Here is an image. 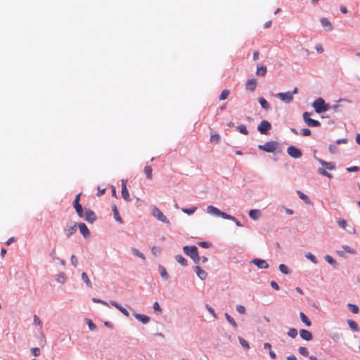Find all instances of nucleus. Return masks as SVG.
<instances>
[{
    "label": "nucleus",
    "instance_id": "1",
    "mask_svg": "<svg viewBox=\"0 0 360 360\" xmlns=\"http://www.w3.org/2000/svg\"><path fill=\"white\" fill-rule=\"evenodd\" d=\"M183 250L186 255L189 256L195 264L200 262V258L198 255V248L195 246H184Z\"/></svg>",
    "mask_w": 360,
    "mask_h": 360
},
{
    "label": "nucleus",
    "instance_id": "2",
    "mask_svg": "<svg viewBox=\"0 0 360 360\" xmlns=\"http://www.w3.org/2000/svg\"><path fill=\"white\" fill-rule=\"evenodd\" d=\"M315 111L317 113L326 112L330 108L329 104H326L324 100L321 98L316 99L312 104Z\"/></svg>",
    "mask_w": 360,
    "mask_h": 360
},
{
    "label": "nucleus",
    "instance_id": "3",
    "mask_svg": "<svg viewBox=\"0 0 360 360\" xmlns=\"http://www.w3.org/2000/svg\"><path fill=\"white\" fill-rule=\"evenodd\" d=\"M278 146V143L276 141H269L264 145L258 146L260 150H264L268 153H273L276 150Z\"/></svg>",
    "mask_w": 360,
    "mask_h": 360
},
{
    "label": "nucleus",
    "instance_id": "4",
    "mask_svg": "<svg viewBox=\"0 0 360 360\" xmlns=\"http://www.w3.org/2000/svg\"><path fill=\"white\" fill-rule=\"evenodd\" d=\"M207 212L210 213V214H214V215H217V216H220L222 218L224 219H231L230 217V215L225 213V212H221L220 210H219L218 208L212 206V205H209L207 208Z\"/></svg>",
    "mask_w": 360,
    "mask_h": 360
},
{
    "label": "nucleus",
    "instance_id": "5",
    "mask_svg": "<svg viewBox=\"0 0 360 360\" xmlns=\"http://www.w3.org/2000/svg\"><path fill=\"white\" fill-rule=\"evenodd\" d=\"M271 128V123L267 120H262L259 124L257 127V130L262 134H268L269 130Z\"/></svg>",
    "mask_w": 360,
    "mask_h": 360
},
{
    "label": "nucleus",
    "instance_id": "6",
    "mask_svg": "<svg viewBox=\"0 0 360 360\" xmlns=\"http://www.w3.org/2000/svg\"><path fill=\"white\" fill-rule=\"evenodd\" d=\"M152 214L153 217H155L158 220L166 224H169V221L167 220V217L157 207H153L152 208Z\"/></svg>",
    "mask_w": 360,
    "mask_h": 360
},
{
    "label": "nucleus",
    "instance_id": "7",
    "mask_svg": "<svg viewBox=\"0 0 360 360\" xmlns=\"http://www.w3.org/2000/svg\"><path fill=\"white\" fill-rule=\"evenodd\" d=\"M303 120L309 127H319L321 123L318 120L310 118V113L305 112L303 114Z\"/></svg>",
    "mask_w": 360,
    "mask_h": 360
},
{
    "label": "nucleus",
    "instance_id": "8",
    "mask_svg": "<svg viewBox=\"0 0 360 360\" xmlns=\"http://www.w3.org/2000/svg\"><path fill=\"white\" fill-rule=\"evenodd\" d=\"M77 231V224L75 222L70 221L66 224L64 229V232L68 238H70Z\"/></svg>",
    "mask_w": 360,
    "mask_h": 360
},
{
    "label": "nucleus",
    "instance_id": "9",
    "mask_svg": "<svg viewBox=\"0 0 360 360\" xmlns=\"http://www.w3.org/2000/svg\"><path fill=\"white\" fill-rule=\"evenodd\" d=\"M275 97L281 99L286 103H289L293 100L292 93L290 91L285 93H278L275 94Z\"/></svg>",
    "mask_w": 360,
    "mask_h": 360
},
{
    "label": "nucleus",
    "instance_id": "10",
    "mask_svg": "<svg viewBox=\"0 0 360 360\" xmlns=\"http://www.w3.org/2000/svg\"><path fill=\"white\" fill-rule=\"evenodd\" d=\"M288 154L293 158H299L302 156V152L295 146H290L287 149Z\"/></svg>",
    "mask_w": 360,
    "mask_h": 360
},
{
    "label": "nucleus",
    "instance_id": "11",
    "mask_svg": "<svg viewBox=\"0 0 360 360\" xmlns=\"http://www.w3.org/2000/svg\"><path fill=\"white\" fill-rule=\"evenodd\" d=\"M84 217L85 220L89 223H93L96 219L95 213L90 210H86L85 213L84 214Z\"/></svg>",
    "mask_w": 360,
    "mask_h": 360
},
{
    "label": "nucleus",
    "instance_id": "12",
    "mask_svg": "<svg viewBox=\"0 0 360 360\" xmlns=\"http://www.w3.org/2000/svg\"><path fill=\"white\" fill-rule=\"evenodd\" d=\"M251 262L255 264L259 269H267L269 268L268 263L262 259H254L251 261Z\"/></svg>",
    "mask_w": 360,
    "mask_h": 360
},
{
    "label": "nucleus",
    "instance_id": "13",
    "mask_svg": "<svg viewBox=\"0 0 360 360\" xmlns=\"http://www.w3.org/2000/svg\"><path fill=\"white\" fill-rule=\"evenodd\" d=\"M78 228L84 238H89L90 236V231L85 224L79 223L78 224Z\"/></svg>",
    "mask_w": 360,
    "mask_h": 360
},
{
    "label": "nucleus",
    "instance_id": "14",
    "mask_svg": "<svg viewBox=\"0 0 360 360\" xmlns=\"http://www.w3.org/2000/svg\"><path fill=\"white\" fill-rule=\"evenodd\" d=\"M122 196L126 201H130V195L126 183L123 180L122 181Z\"/></svg>",
    "mask_w": 360,
    "mask_h": 360
},
{
    "label": "nucleus",
    "instance_id": "15",
    "mask_svg": "<svg viewBox=\"0 0 360 360\" xmlns=\"http://www.w3.org/2000/svg\"><path fill=\"white\" fill-rule=\"evenodd\" d=\"M300 337L304 340L309 341V340H312L311 333L305 329H301L300 330Z\"/></svg>",
    "mask_w": 360,
    "mask_h": 360
},
{
    "label": "nucleus",
    "instance_id": "16",
    "mask_svg": "<svg viewBox=\"0 0 360 360\" xmlns=\"http://www.w3.org/2000/svg\"><path fill=\"white\" fill-rule=\"evenodd\" d=\"M320 21L322 26L325 28L326 30L330 31L333 30V25L328 18H323L321 19Z\"/></svg>",
    "mask_w": 360,
    "mask_h": 360
},
{
    "label": "nucleus",
    "instance_id": "17",
    "mask_svg": "<svg viewBox=\"0 0 360 360\" xmlns=\"http://www.w3.org/2000/svg\"><path fill=\"white\" fill-rule=\"evenodd\" d=\"M246 89L254 91L257 86V80L255 79H248L246 82Z\"/></svg>",
    "mask_w": 360,
    "mask_h": 360
},
{
    "label": "nucleus",
    "instance_id": "18",
    "mask_svg": "<svg viewBox=\"0 0 360 360\" xmlns=\"http://www.w3.org/2000/svg\"><path fill=\"white\" fill-rule=\"evenodd\" d=\"M195 272L202 280H204L207 276V274L198 266L195 267Z\"/></svg>",
    "mask_w": 360,
    "mask_h": 360
},
{
    "label": "nucleus",
    "instance_id": "19",
    "mask_svg": "<svg viewBox=\"0 0 360 360\" xmlns=\"http://www.w3.org/2000/svg\"><path fill=\"white\" fill-rule=\"evenodd\" d=\"M317 160L321 165H323V167H325L326 169H328L329 170H333L335 167V165L333 162H328L321 159H317Z\"/></svg>",
    "mask_w": 360,
    "mask_h": 360
},
{
    "label": "nucleus",
    "instance_id": "20",
    "mask_svg": "<svg viewBox=\"0 0 360 360\" xmlns=\"http://www.w3.org/2000/svg\"><path fill=\"white\" fill-rule=\"evenodd\" d=\"M134 316L143 323H148L150 321L149 317L144 314H135Z\"/></svg>",
    "mask_w": 360,
    "mask_h": 360
},
{
    "label": "nucleus",
    "instance_id": "21",
    "mask_svg": "<svg viewBox=\"0 0 360 360\" xmlns=\"http://www.w3.org/2000/svg\"><path fill=\"white\" fill-rule=\"evenodd\" d=\"M250 217L253 220H257L260 216V211L258 210H251L249 212Z\"/></svg>",
    "mask_w": 360,
    "mask_h": 360
},
{
    "label": "nucleus",
    "instance_id": "22",
    "mask_svg": "<svg viewBox=\"0 0 360 360\" xmlns=\"http://www.w3.org/2000/svg\"><path fill=\"white\" fill-rule=\"evenodd\" d=\"M112 212H113L115 220L117 221H118L119 223H122V219L119 214V212H118V210H117V207L116 205H114L112 207Z\"/></svg>",
    "mask_w": 360,
    "mask_h": 360
},
{
    "label": "nucleus",
    "instance_id": "23",
    "mask_svg": "<svg viewBox=\"0 0 360 360\" xmlns=\"http://www.w3.org/2000/svg\"><path fill=\"white\" fill-rule=\"evenodd\" d=\"M258 101H259V103L261 105L262 108H264L266 110H269V103L267 102V101L264 98L259 97L258 98Z\"/></svg>",
    "mask_w": 360,
    "mask_h": 360
},
{
    "label": "nucleus",
    "instance_id": "24",
    "mask_svg": "<svg viewBox=\"0 0 360 360\" xmlns=\"http://www.w3.org/2000/svg\"><path fill=\"white\" fill-rule=\"evenodd\" d=\"M300 319L301 321L307 326H310L311 325V321H309V319H308V317L303 313V312H300Z\"/></svg>",
    "mask_w": 360,
    "mask_h": 360
},
{
    "label": "nucleus",
    "instance_id": "25",
    "mask_svg": "<svg viewBox=\"0 0 360 360\" xmlns=\"http://www.w3.org/2000/svg\"><path fill=\"white\" fill-rule=\"evenodd\" d=\"M266 73V67L264 65L257 66L256 74L259 76H264Z\"/></svg>",
    "mask_w": 360,
    "mask_h": 360
},
{
    "label": "nucleus",
    "instance_id": "26",
    "mask_svg": "<svg viewBox=\"0 0 360 360\" xmlns=\"http://www.w3.org/2000/svg\"><path fill=\"white\" fill-rule=\"evenodd\" d=\"M73 205H74V207H75V209L76 210V212L78 214V216L79 217H84V212H83V209H82V205L79 203V204Z\"/></svg>",
    "mask_w": 360,
    "mask_h": 360
},
{
    "label": "nucleus",
    "instance_id": "27",
    "mask_svg": "<svg viewBox=\"0 0 360 360\" xmlns=\"http://www.w3.org/2000/svg\"><path fill=\"white\" fill-rule=\"evenodd\" d=\"M159 271L160 274V276L162 278L167 280L169 278V275L165 269V268L161 265L159 266Z\"/></svg>",
    "mask_w": 360,
    "mask_h": 360
},
{
    "label": "nucleus",
    "instance_id": "28",
    "mask_svg": "<svg viewBox=\"0 0 360 360\" xmlns=\"http://www.w3.org/2000/svg\"><path fill=\"white\" fill-rule=\"evenodd\" d=\"M176 261L181 264L182 266H186L187 265V261L186 259L181 255H177L175 257Z\"/></svg>",
    "mask_w": 360,
    "mask_h": 360
},
{
    "label": "nucleus",
    "instance_id": "29",
    "mask_svg": "<svg viewBox=\"0 0 360 360\" xmlns=\"http://www.w3.org/2000/svg\"><path fill=\"white\" fill-rule=\"evenodd\" d=\"M144 173L149 180L153 179L152 168L150 166H146L144 167Z\"/></svg>",
    "mask_w": 360,
    "mask_h": 360
},
{
    "label": "nucleus",
    "instance_id": "30",
    "mask_svg": "<svg viewBox=\"0 0 360 360\" xmlns=\"http://www.w3.org/2000/svg\"><path fill=\"white\" fill-rule=\"evenodd\" d=\"M347 323L350 328L354 331H359V328L358 324L353 320H348Z\"/></svg>",
    "mask_w": 360,
    "mask_h": 360
},
{
    "label": "nucleus",
    "instance_id": "31",
    "mask_svg": "<svg viewBox=\"0 0 360 360\" xmlns=\"http://www.w3.org/2000/svg\"><path fill=\"white\" fill-rule=\"evenodd\" d=\"M225 317L226 319V320L228 321V322L235 328H237L238 327V325L236 323V322L235 321V320L229 315L227 313L225 314Z\"/></svg>",
    "mask_w": 360,
    "mask_h": 360
},
{
    "label": "nucleus",
    "instance_id": "32",
    "mask_svg": "<svg viewBox=\"0 0 360 360\" xmlns=\"http://www.w3.org/2000/svg\"><path fill=\"white\" fill-rule=\"evenodd\" d=\"M82 278L88 287H89V288L92 287V283H91V281L89 280L86 273L83 272L82 274Z\"/></svg>",
    "mask_w": 360,
    "mask_h": 360
},
{
    "label": "nucleus",
    "instance_id": "33",
    "mask_svg": "<svg viewBox=\"0 0 360 360\" xmlns=\"http://www.w3.org/2000/svg\"><path fill=\"white\" fill-rule=\"evenodd\" d=\"M297 195H299V197H300L302 200H303L304 201H305V202H307V203H309V202H310L309 198V197H308L307 195L304 194V193H303L302 192H301L300 191H297Z\"/></svg>",
    "mask_w": 360,
    "mask_h": 360
},
{
    "label": "nucleus",
    "instance_id": "34",
    "mask_svg": "<svg viewBox=\"0 0 360 360\" xmlns=\"http://www.w3.org/2000/svg\"><path fill=\"white\" fill-rule=\"evenodd\" d=\"M236 129L241 133L245 135H247L248 134V131L246 128V126L244 124L238 125Z\"/></svg>",
    "mask_w": 360,
    "mask_h": 360
},
{
    "label": "nucleus",
    "instance_id": "35",
    "mask_svg": "<svg viewBox=\"0 0 360 360\" xmlns=\"http://www.w3.org/2000/svg\"><path fill=\"white\" fill-rule=\"evenodd\" d=\"M347 307L353 314H358L359 311V307L353 304H348Z\"/></svg>",
    "mask_w": 360,
    "mask_h": 360
},
{
    "label": "nucleus",
    "instance_id": "36",
    "mask_svg": "<svg viewBox=\"0 0 360 360\" xmlns=\"http://www.w3.org/2000/svg\"><path fill=\"white\" fill-rule=\"evenodd\" d=\"M230 94V91L228 89H224L221 91L219 99L220 100H224L228 98L229 95Z\"/></svg>",
    "mask_w": 360,
    "mask_h": 360
},
{
    "label": "nucleus",
    "instance_id": "37",
    "mask_svg": "<svg viewBox=\"0 0 360 360\" xmlns=\"http://www.w3.org/2000/svg\"><path fill=\"white\" fill-rule=\"evenodd\" d=\"M238 340H239L241 346L243 348L247 349L250 348L248 342L245 339H243V338L238 337Z\"/></svg>",
    "mask_w": 360,
    "mask_h": 360
},
{
    "label": "nucleus",
    "instance_id": "38",
    "mask_svg": "<svg viewBox=\"0 0 360 360\" xmlns=\"http://www.w3.org/2000/svg\"><path fill=\"white\" fill-rule=\"evenodd\" d=\"M305 257L309 259L311 262H313L314 264H316L317 263V259L315 257L314 255H313L310 252H307L305 254Z\"/></svg>",
    "mask_w": 360,
    "mask_h": 360
},
{
    "label": "nucleus",
    "instance_id": "39",
    "mask_svg": "<svg viewBox=\"0 0 360 360\" xmlns=\"http://www.w3.org/2000/svg\"><path fill=\"white\" fill-rule=\"evenodd\" d=\"M300 354L302 356H307L309 354L307 348L304 347H300L298 349Z\"/></svg>",
    "mask_w": 360,
    "mask_h": 360
},
{
    "label": "nucleus",
    "instance_id": "40",
    "mask_svg": "<svg viewBox=\"0 0 360 360\" xmlns=\"http://www.w3.org/2000/svg\"><path fill=\"white\" fill-rule=\"evenodd\" d=\"M288 335L290 338H295L297 335V330L295 328H290L288 332Z\"/></svg>",
    "mask_w": 360,
    "mask_h": 360
},
{
    "label": "nucleus",
    "instance_id": "41",
    "mask_svg": "<svg viewBox=\"0 0 360 360\" xmlns=\"http://www.w3.org/2000/svg\"><path fill=\"white\" fill-rule=\"evenodd\" d=\"M279 270L284 274H289V270H288V268L287 267V266H285V264H280L279 265Z\"/></svg>",
    "mask_w": 360,
    "mask_h": 360
},
{
    "label": "nucleus",
    "instance_id": "42",
    "mask_svg": "<svg viewBox=\"0 0 360 360\" xmlns=\"http://www.w3.org/2000/svg\"><path fill=\"white\" fill-rule=\"evenodd\" d=\"M324 258H325L326 261L328 263H329L330 264H331V265H335V264H336V262L333 259V258L331 256H330V255H326V256L324 257Z\"/></svg>",
    "mask_w": 360,
    "mask_h": 360
},
{
    "label": "nucleus",
    "instance_id": "43",
    "mask_svg": "<svg viewBox=\"0 0 360 360\" xmlns=\"http://www.w3.org/2000/svg\"><path fill=\"white\" fill-rule=\"evenodd\" d=\"M236 310L240 314H245L246 313L245 307L243 305H237Z\"/></svg>",
    "mask_w": 360,
    "mask_h": 360
},
{
    "label": "nucleus",
    "instance_id": "44",
    "mask_svg": "<svg viewBox=\"0 0 360 360\" xmlns=\"http://www.w3.org/2000/svg\"><path fill=\"white\" fill-rule=\"evenodd\" d=\"M318 172H319V174H322L323 176H327L328 178H331L332 177V176L327 171H326L324 169L319 168L318 169Z\"/></svg>",
    "mask_w": 360,
    "mask_h": 360
},
{
    "label": "nucleus",
    "instance_id": "45",
    "mask_svg": "<svg viewBox=\"0 0 360 360\" xmlns=\"http://www.w3.org/2000/svg\"><path fill=\"white\" fill-rule=\"evenodd\" d=\"M195 210H196V207H191V208H189V209H187V208H183L182 209V211L184 213H186V214H191L194 213Z\"/></svg>",
    "mask_w": 360,
    "mask_h": 360
},
{
    "label": "nucleus",
    "instance_id": "46",
    "mask_svg": "<svg viewBox=\"0 0 360 360\" xmlns=\"http://www.w3.org/2000/svg\"><path fill=\"white\" fill-rule=\"evenodd\" d=\"M220 139V136L218 134H212L210 137L211 142H218Z\"/></svg>",
    "mask_w": 360,
    "mask_h": 360
},
{
    "label": "nucleus",
    "instance_id": "47",
    "mask_svg": "<svg viewBox=\"0 0 360 360\" xmlns=\"http://www.w3.org/2000/svg\"><path fill=\"white\" fill-rule=\"evenodd\" d=\"M132 251L135 255L138 256L139 257H140L143 259H145V256L143 255V254L140 252L138 250L134 248V249H132Z\"/></svg>",
    "mask_w": 360,
    "mask_h": 360
},
{
    "label": "nucleus",
    "instance_id": "48",
    "mask_svg": "<svg viewBox=\"0 0 360 360\" xmlns=\"http://www.w3.org/2000/svg\"><path fill=\"white\" fill-rule=\"evenodd\" d=\"M71 264L75 266L76 267L77 266V264H78V260H77V258L75 255H72L71 256Z\"/></svg>",
    "mask_w": 360,
    "mask_h": 360
},
{
    "label": "nucleus",
    "instance_id": "49",
    "mask_svg": "<svg viewBox=\"0 0 360 360\" xmlns=\"http://www.w3.org/2000/svg\"><path fill=\"white\" fill-rule=\"evenodd\" d=\"M198 245L204 248H209L211 246V244L208 242L202 241L198 243Z\"/></svg>",
    "mask_w": 360,
    "mask_h": 360
},
{
    "label": "nucleus",
    "instance_id": "50",
    "mask_svg": "<svg viewBox=\"0 0 360 360\" xmlns=\"http://www.w3.org/2000/svg\"><path fill=\"white\" fill-rule=\"evenodd\" d=\"M34 324L40 327L41 326V321L37 315L34 316Z\"/></svg>",
    "mask_w": 360,
    "mask_h": 360
},
{
    "label": "nucleus",
    "instance_id": "51",
    "mask_svg": "<svg viewBox=\"0 0 360 360\" xmlns=\"http://www.w3.org/2000/svg\"><path fill=\"white\" fill-rule=\"evenodd\" d=\"M338 224L342 229H345L346 225H347L346 221L345 219H339L338 221Z\"/></svg>",
    "mask_w": 360,
    "mask_h": 360
},
{
    "label": "nucleus",
    "instance_id": "52",
    "mask_svg": "<svg viewBox=\"0 0 360 360\" xmlns=\"http://www.w3.org/2000/svg\"><path fill=\"white\" fill-rule=\"evenodd\" d=\"M32 353L34 356H38L40 355V349L38 347H34L32 349Z\"/></svg>",
    "mask_w": 360,
    "mask_h": 360
},
{
    "label": "nucleus",
    "instance_id": "53",
    "mask_svg": "<svg viewBox=\"0 0 360 360\" xmlns=\"http://www.w3.org/2000/svg\"><path fill=\"white\" fill-rule=\"evenodd\" d=\"M87 324H88V326H89V329H90V330H95V329H96V325H95V324L92 322V321H91V320H90V319H88V320H87Z\"/></svg>",
    "mask_w": 360,
    "mask_h": 360
},
{
    "label": "nucleus",
    "instance_id": "54",
    "mask_svg": "<svg viewBox=\"0 0 360 360\" xmlns=\"http://www.w3.org/2000/svg\"><path fill=\"white\" fill-rule=\"evenodd\" d=\"M301 134H302V135H303L304 136H307L311 134V131H310V129L305 128V129H302Z\"/></svg>",
    "mask_w": 360,
    "mask_h": 360
},
{
    "label": "nucleus",
    "instance_id": "55",
    "mask_svg": "<svg viewBox=\"0 0 360 360\" xmlns=\"http://www.w3.org/2000/svg\"><path fill=\"white\" fill-rule=\"evenodd\" d=\"M343 248L345 249V250H346L349 253H351V254H355L356 253L355 250H354L353 248H350V247H349L347 245L343 246Z\"/></svg>",
    "mask_w": 360,
    "mask_h": 360
},
{
    "label": "nucleus",
    "instance_id": "56",
    "mask_svg": "<svg viewBox=\"0 0 360 360\" xmlns=\"http://www.w3.org/2000/svg\"><path fill=\"white\" fill-rule=\"evenodd\" d=\"M152 252L153 253V255H159L160 254V249L157 248V247H153L152 249Z\"/></svg>",
    "mask_w": 360,
    "mask_h": 360
},
{
    "label": "nucleus",
    "instance_id": "57",
    "mask_svg": "<svg viewBox=\"0 0 360 360\" xmlns=\"http://www.w3.org/2000/svg\"><path fill=\"white\" fill-rule=\"evenodd\" d=\"M92 301H93L94 302H96V303H101V304H103L106 305V306H108V304L106 302H105V301H103V300H100V299L93 298V299H92Z\"/></svg>",
    "mask_w": 360,
    "mask_h": 360
},
{
    "label": "nucleus",
    "instance_id": "58",
    "mask_svg": "<svg viewBox=\"0 0 360 360\" xmlns=\"http://www.w3.org/2000/svg\"><path fill=\"white\" fill-rule=\"evenodd\" d=\"M153 309L155 311L161 313V308L158 304V302H155L153 304Z\"/></svg>",
    "mask_w": 360,
    "mask_h": 360
},
{
    "label": "nucleus",
    "instance_id": "59",
    "mask_svg": "<svg viewBox=\"0 0 360 360\" xmlns=\"http://www.w3.org/2000/svg\"><path fill=\"white\" fill-rule=\"evenodd\" d=\"M230 217H231V219H229V220H231V221H234V222L236 223V226H242V224H240V222L238 219H236V217H233V216H231V215H230Z\"/></svg>",
    "mask_w": 360,
    "mask_h": 360
},
{
    "label": "nucleus",
    "instance_id": "60",
    "mask_svg": "<svg viewBox=\"0 0 360 360\" xmlns=\"http://www.w3.org/2000/svg\"><path fill=\"white\" fill-rule=\"evenodd\" d=\"M347 170L349 172H358L359 170V168L356 166H354V167H348L347 169Z\"/></svg>",
    "mask_w": 360,
    "mask_h": 360
},
{
    "label": "nucleus",
    "instance_id": "61",
    "mask_svg": "<svg viewBox=\"0 0 360 360\" xmlns=\"http://www.w3.org/2000/svg\"><path fill=\"white\" fill-rule=\"evenodd\" d=\"M329 150L331 153H335L338 151V148L334 145H330L329 146Z\"/></svg>",
    "mask_w": 360,
    "mask_h": 360
},
{
    "label": "nucleus",
    "instance_id": "62",
    "mask_svg": "<svg viewBox=\"0 0 360 360\" xmlns=\"http://www.w3.org/2000/svg\"><path fill=\"white\" fill-rule=\"evenodd\" d=\"M271 286L276 290H279V286H278V283L274 281H271Z\"/></svg>",
    "mask_w": 360,
    "mask_h": 360
},
{
    "label": "nucleus",
    "instance_id": "63",
    "mask_svg": "<svg viewBox=\"0 0 360 360\" xmlns=\"http://www.w3.org/2000/svg\"><path fill=\"white\" fill-rule=\"evenodd\" d=\"M110 304L114 306L115 307H116L118 310H120V309H121L122 307L118 304L117 302L115 301H110Z\"/></svg>",
    "mask_w": 360,
    "mask_h": 360
},
{
    "label": "nucleus",
    "instance_id": "64",
    "mask_svg": "<svg viewBox=\"0 0 360 360\" xmlns=\"http://www.w3.org/2000/svg\"><path fill=\"white\" fill-rule=\"evenodd\" d=\"M315 49L317 51V52L319 53H321L323 52V46L321 44L316 45Z\"/></svg>",
    "mask_w": 360,
    "mask_h": 360
}]
</instances>
